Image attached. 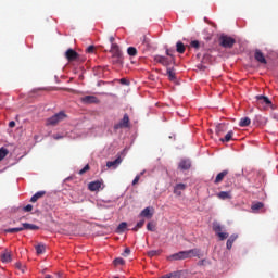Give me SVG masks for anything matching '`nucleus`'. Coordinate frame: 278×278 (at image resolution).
Wrapping results in <instances>:
<instances>
[{
  "label": "nucleus",
  "instance_id": "54",
  "mask_svg": "<svg viewBox=\"0 0 278 278\" xmlns=\"http://www.w3.org/2000/svg\"><path fill=\"white\" fill-rule=\"evenodd\" d=\"M46 278H53V277H51V275H46Z\"/></svg>",
  "mask_w": 278,
  "mask_h": 278
},
{
  "label": "nucleus",
  "instance_id": "18",
  "mask_svg": "<svg viewBox=\"0 0 278 278\" xmlns=\"http://www.w3.org/2000/svg\"><path fill=\"white\" fill-rule=\"evenodd\" d=\"M228 173H229L228 170H224V172L219 173L215 178V184H220V181H223V179H225V177H227Z\"/></svg>",
  "mask_w": 278,
  "mask_h": 278
},
{
  "label": "nucleus",
  "instance_id": "41",
  "mask_svg": "<svg viewBox=\"0 0 278 278\" xmlns=\"http://www.w3.org/2000/svg\"><path fill=\"white\" fill-rule=\"evenodd\" d=\"M31 210H34V206L31 204H28L24 207L25 212H31Z\"/></svg>",
  "mask_w": 278,
  "mask_h": 278
},
{
  "label": "nucleus",
  "instance_id": "51",
  "mask_svg": "<svg viewBox=\"0 0 278 278\" xmlns=\"http://www.w3.org/2000/svg\"><path fill=\"white\" fill-rule=\"evenodd\" d=\"M109 40H110L111 47H112V45H114V37H110Z\"/></svg>",
  "mask_w": 278,
  "mask_h": 278
},
{
  "label": "nucleus",
  "instance_id": "44",
  "mask_svg": "<svg viewBox=\"0 0 278 278\" xmlns=\"http://www.w3.org/2000/svg\"><path fill=\"white\" fill-rule=\"evenodd\" d=\"M94 52V46H89L87 48V53H93Z\"/></svg>",
  "mask_w": 278,
  "mask_h": 278
},
{
  "label": "nucleus",
  "instance_id": "17",
  "mask_svg": "<svg viewBox=\"0 0 278 278\" xmlns=\"http://www.w3.org/2000/svg\"><path fill=\"white\" fill-rule=\"evenodd\" d=\"M83 103H97V97L93 96H86L81 98Z\"/></svg>",
  "mask_w": 278,
  "mask_h": 278
},
{
  "label": "nucleus",
  "instance_id": "24",
  "mask_svg": "<svg viewBox=\"0 0 278 278\" xmlns=\"http://www.w3.org/2000/svg\"><path fill=\"white\" fill-rule=\"evenodd\" d=\"M176 51H177L178 53H184V51H186V46H184L182 42L178 41V42L176 43Z\"/></svg>",
  "mask_w": 278,
  "mask_h": 278
},
{
  "label": "nucleus",
  "instance_id": "20",
  "mask_svg": "<svg viewBox=\"0 0 278 278\" xmlns=\"http://www.w3.org/2000/svg\"><path fill=\"white\" fill-rule=\"evenodd\" d=\"M225 131H227V126H225V124H218L216 126L217 136H220V134H225Z\"/></svg>",
  "mask_w": 278,
  "mask_h": 278
},
{
  "label": "nucleus",
  "instance_id": "36",
  "mask_svg": "<svg viewBox=\"0 0 278 278\" xmlns=\"http://www.w3.org/2000/svg\"><path fill=\"white\" fill-rule=\"evenodd\" d=\"M149 257H155V255H160V250H152L148 252Z\"/></svg>",
  "mask_w": 278,
  "mask_h": 278
},
{
  "label": "nucleus",
  "instance_id": "22",
  "mask_svg": "<svg viewBox=\"0 0 278 278\" xmlns=\"http://www.w3.org/2000/svg\"><path fill=\"white\" fill-rule=\"evenodd\" d=\"M240 127H249L251 125V118L249 117H243L239 122Z\"/></svg>",
  "mask_w": 278,
  "mask_h": 278
},
{
  "label": "nucleus",
  "instance_id": "29",
  "mask_svg": "<svg viewBox=\"0 0 278 278\" xmlns=\"http://www.w3.org/2000/svg\"><path fill=\"white\" fill-rule=\"evenodd\" d=\"M217 236H218L219 240H227V238H229V233L223 232V230L217 232Z\"/></svg>",
  "mask_w": 278,
  "mask_h": 278
},
{
  "label": "nucleus",
  "instance_id": "43",
  "mask_svg": "<svg viewBox=\"0 0 278 278\" xmlns=\"http://www.w3.org/2000/svg\"><path fill=\"white\" fill-rule=\"evenodd\" d=\"M140 181V175H137L135 179L132 180V186H136Z\"/></svg>",
  "mask_w": 278,
  "mask_h": 278
},
{
  "label": "nucleus",
  "instance_id": "15",
  "mask_svg": "<svg viewBox=\"0 0 278 278\" xmlns=\"http://www.w3.org/2000/svg\"><path fill=\"white\" fill-rule=\"evenodd\" d=\"M22 229L23 231L29 230V231H36V229H38V226L34 225V224H28V223H24L22 224Z\"/></svg>",
  "mask_w": 278,
  "mask_h": 278
},
{
  "label": "nucleus",
  "instance_id": "16",
  "mask_svg": "<svg viewBox=\"0 0 278 278\" xmlns=\"http://www.w3.org/2000/svg\"><path fill=\"white\" fill-rule=\"evenodd\" d=\"M255 60L261 64H266V58H264V54L260 50H256L255 52Z\"/></svg>",
  "mask_w": 278,
  "mask_h": 278
},
{
  "label": "nucleus",
  "instance_id": "30",
  "mask_svg": "<svg viewBox=\"0 0 278 278\" xmlns=\"http://www.w3.org/2000/svg\"><path fill=\"white\" fill-rule=\"evenodd\" d=\"M231 138H233V131H229L226 136L225 139H222V142H229V140H231Z\"/></svg>",
  "mask_w": 278,
  "mask_h": 278
},
{
  "label": "nucleus",
  "instance_id": "32",
  "mask_svg": "<svg viewBox=\"0 0 278 278\" xmlns=\"http://www.w3.org/2000/svg\"><path fill=\"white\" fill-rule=\"evenodd\" d=\"M213 229H214L215 233H219L220 231H223V228L220 227V224H218V223L213 224Z\"/></svg>",
  "mask_w": 278,
  "mask_h": 278
},
{
  "label": "nucleus",
  "instance_id": "52",
  "mask_svg": "<svg viewBox=\"0 0 278 278\" xmlns=\"http://www.w3.org/2000/svg\"><path fill=\"white\" fill-rule=\"evenodd\" d=\"M166 55L173 56V54L170 53V50H166Z\"/></svg>",
  "mask_w": 278,
  "mask_h": 278
},
{
  "label": "nucleus",
  "instance_id": "40",
  "mask_svg": "<svg viewBox=\"0 0 278 278\" xmlns=\"http://www.w3.org/2000/svg\"><path fill=\"white\" fill-rule=\"evenodd\" d=\"M87 170H90V166L86 165L83 169H80L79 175H84Z\"/></svg>",
  "mask_w": 278,
  "mask_h": 278
},
{
  "label": "nucleus",
  "instance_id": "26",
  "mask_svg": "<svg viewBox=\"0 0 278 278\" xmlns=\"http://www.w3.org/2000/svg\"><path fill=\"white\" fill-rule=\"evenodd\" d=\"M167 76L170 81H175L176 79L175 71L167 68Z\"/></svg>",
  "mask_w": 278,
  "mask_h": 278
},
{
  "label": "nucleus",
  "instance_id": "14",
  "mask_svg": "<svg viewBox=\"0 0 278 278\" xmlns=\"http://www.w3.org/2000/svg\"><path fill=\"white\" fill-rule=\"evenodd\" d=\"M191 164H190V160H182L180 161L178 167L180 168V170H188V168H190Z\"/></svg>",
  "mask_w": 278,
  "mask_h": 278
},
{
  "label": "nucleus",
  "instance_id": "49",
  "mask_svg": "<svg viewBox=\"0 0 278 278\" xmlns=\"http://www.w3.org/2000/svg\"><path fill=\"white\" fill-rule=\"evenodd\" d=\"M121 84H123V85L127 86V84H129V83L127 81V79L122 78V79H121Z\"/></svg>",
  "mask_w": 278,
  "mask_h": 278
},
{
  "label": "nucleus",
  "instance_id": "11",
  "mask_svg": "<svg viewBox=\"0 0 278 278\" xmlns=\"http://www.w3.org/2000/svg\"><path fill=\"white\" fill-rule=\"evenodd\" d=\"M184 190H186V184H177L174 187V194L181 197V192H184Z\"/></svg>",
  "mask_w": 278,
  "mask_h": 278
},
{
  "label": "nucleus",
  "instance_id": "35",
  "mask_svg": "<svg viewBox=\"0 0 278 278\" xmlns=\"http://www.w3.org/2000/svg\"><path fill=\"white\" fill-rule=\"evenodd\" d=\"M123 264H125V260H123L121 257L114 260L115 266H123Z\"/></svg>",
  "mask_w": 278,
  "mask_h": 278
},
{
  "label": "nucleus",
  "instance_id": "55",
  "mask_svg": "<svg viewBox=\"0 0 278 278\" xmlns=\"http://www.w3.org/2000/svg\"><path fill=\"white\" fill-rule=\"evenodd\" d=\"M140 175H144V170L140 173Z\"/></svg>",
  "mask_w": 278,
  "mask_h": 278
},
{
  "label": "nucleus",
  "instance_id": "33",
  "mask_svg": "<svg viewBox=\"0 0 278 278\" xmlns=\"http://www.w3.org/2000/svg\"><path fill=\"white\" fill-rule=\"evenodd\" d=\"M5 155H8V149L1 148L0 149V162H1V160H3L5 157Z\"/></svg>",
  "mask_w": 278,
  "mask_h": 278
},
{
  "label": "nucleus",
  "instance_id": "42",
  "mask_svg": "<svg viewBox=\"0 0 278 278\" xmlns=\"http://www.w3.org/2000/svg\"><path fill=\"white\" fill-rule=\"evenodd\" d=\"M226 247L227 249H231V247H233V240H227V243H226Z\"/></svg>",
  "mask_w": 278,
  "mask_h": 278
},
{
  "label": "nucleus",
  "instance_id": "21",
  "mask_svg": "<svg viewBox=\"0 0 278 278\" xmlns=\"http://www.w3.org/2000/svg\"><path fill=\"white\" fill-rule=\"evenodd\" d=\"M1 260L4 263H9L12 262V254L8 251H5L2 255H1Z\"/></svg>",
  "mask_w": 278,
  "mask_h": 278
},
{
  "label": "nucleus",
  "instance_id": "46",
  "mask_svg": "<svg viewBox=\"0 0 278 278\" xmlns=\"http://www.w3.org/2000/svg\"><path fill=\"white\" fill-rule=\"evenodd\" d=\"M114 64H123V58H121V62H118V58H113Z\"/></svg>",
  "mask_w": 278,
  "mask_h": 278
},
{
  "label": "nucleus",
  "instance_id": "34",
  "mask_svg": "<svg viewBox=\"0 0 278 278\" xmlns=\"http://www.w3.org/2000/svg\"><path fill=\"white\" fill-rule=\"evenodd\" d=\"M144 227V219L137 223L136 227L132 229V231H138V229Z\"/></svg>",
  "mask_w": 278,
  "mask_h": 278
},
{
  "label": "nucleus",
  "instance_id": "13",
  "mask_svg": "<svg viewBox=\"0 0 278 278\" xmlns=\"http://www.w3.org/2000/svg\"><path fill=\"white\" fill-rule=\"evenodd\" d=\"M217 197L222 201H227V199H231V191H220L219 193H217Z\"/></svg>",
  "mask_w": 278,
  "mask_h": 278
},
{
  "label": "nucleus",
  "instance_id": "12",
  "mask_svg": "<svg viewBox=\"0 0 278 278\" xmlns=\"http://www.w3.org/2000/svg\"><path fill=\"white\" fill-rule=\"evenodd\" d=\"M154 62H157L159 64H162L163 66H168L169 62L168 59L162 55L154 56Z\"/></svg>",
  "mask_w": 278,
  "mask_h": 278
},
{
  "label": "nucleus",
  "instance_id": "5",
  "mask_svg": "<svg viewBox=\"0 0 278 278\" xmlns=\"http://www.w3.org/2000/svg\"><path fill=\"white\" fill-rule=\"evenodd\" d=\"M153 214H155V208H153V206H148L146 208H143L140 213V216L142 218H153Z\"/></svg>",
  "mask_w": 278,
  "mask_h": 278
},
{
  "label": "nucleus",
  "instance_id": "50",
  "mask_svg": "<svg viewBox=\"0 0 278 278\" xmlns=\"http://www.w3.org/2000/svg\"><path fill=\"white\" fill-rule=\"evenodd\" d=\"M53 138H54V140H60V139H62V136L54 135Z\"/></svg>",
  "mask_w": 278,
  "mask_h": 278
},
{
  "label": "nucleus",
  "instance_id": "31",
  "mask_svg": "<svg viewBox=\"0 0 278 278\" xmlns=\"http://www.w3.org/2000/svg\"><path fill=\"white\" fill-rule=\"evenodd\" d=\"M127 53H128V55H137L138 54V50H136V48H134V47H129L128 49H127Z\"/></svg>",
  "mask_w": 278,
  "mask_h": 278
},
{
  "label": "nucleus",
  "instance_id": "48",
  "mask_svg": "<svg viewBox=\"0 0 278 278\" xmlns=\"http://www.w3.org/2000/svg\"><path fill=\"white\" fill-rule=\"evenodd\" d=\"M9 127H11V128H12V127H16V122H14V121L10 122V123H9Z\"/></svg>",
  "mask_w": 278,
  "mask_h": 278
},
{
  "label": "nucleus",
  "instance_id": "10",
  "mask_svg": "<svg viewBox=\"0 0 278 278\" xmlns=\"http://www.w3.org/2000/svg\"><path fill=\"white\" fill-rule=\"evenodd\" d=\"M65 56H66V59H67L70 62H73L74 60H77V58H79V54H77V53L75 52V50L68 49V50L65 52Z\"/></svg>",
  "mask_w": 278,
  "mask_h": 278
},
{
  "label": "nucleus",
  "instance_id": "45",
  "mask_svg": "<svg viewBox=\"0 0 278 278\" xmlns=\"http://www.w3.org/2000/svg\"><path fill=\"white\" fill-rule=\"evenodd\" d=\"M129 253H131V250H129V248H126L124 251V257H127V255H129Z\"/></svg>",
  "mask_w": 278,
  "mask_h": 278
},
{
  "label": "nucleus",
  "instance_id": "28",
  "mask_svg": "<svg viewBox=\"0 0 278 278\" xmlns=\"http://www.w3.org/2000/svg\"><path fill=\"white\" fill-rule=\"evenodd\" d=\"M262 207H264V203L262 202H256L252 205L253 212H257V210H262Z\"/></svg>",
  "mask_w": 278,
  "mask_h": 278
},
{
  "label": "nucleus",
  "instance_id": "25",
  "mask_svg": "<svg viewBox=\"0 0 278 278\" xmlns=\"http://www.w3.org/2000/svg\"><path fill=\"white\" fill-rule=\"evenodd\" d=\"M24 228L22 227H17V228H9L5 229L4 232L5 233H18V231H23Z\"/></svg>",
  "mask_w": 278,
  "mask_h": 278
},
{
  "label": "nucleus",
  "instance_id": "53",
  "mask_svg": "<svg viewBox=\"0 0 278 278\" xmlns=\"http://www.w3.org/2000/svg\"><path fill=\"white\" fill-rule=\"evenodd\" d=\"M16 268H21V264L20 263L16 264Z\"/></svg>",
  "mask_w": 278,
  "mask_h": 278
},
{
  "label": "nucleus",
  "instance_id": "38",
  "mask_svg": "<svg viewBox=\"0 0 278 278\" xmlns=\"http://www.w3.org/2000/svg\"><path fill=\"white\" fill-rule=\"evenodd\" d=\"M199 46H200V43L198 40L191 41V43H190V47H193V49H199Z\"/></svg>",
  "mask_w": 278,
  "mask_h": 278
},
{
  "label": "nucleus",
  "instance_id": "1",
  "mask_svg": "<svg viewBox=\"0 0 278 278\" xmlns=\"http://www.w3.org/2000/svg\"><path fill=\"white\" fill-rule=\"evenodd\" d=\"M201 253V250L193 249L188 251H180L178 253L172 254L167 257L169 262H177V260H188V257H197Z\"/></svg>",
  "mask_w": 278,
  "mask_h": 278
},
{
  "label": "nucleus",
  "instance_id": "27",
  "mask_svg": "<svg viewBox=\"0 0 278 278\" xmlns=\"http://www.w3.org/2000/svg\"><path fill=\"white\" fill-rule=\"evenodd\" d=\"M127 229V223L123 222L118 225L117 227V232L118 233H123V231H125Z\"/></svg>",
  "mask_w": 278,
  "mask_h": 278
},
{
  "label": "nucleus",
  "instance_id": "8",
  "mask_svg": "<svg viewBox=\"0 0 278 278\" xmlns=\"http://www.w3.org/2000/svg\"><path fill=\"white\" fill-rule=\"evenodd\" d=\"M122 163H123V159H121V156H118L114 161H109L106 163V167L108 168H118V166H121Z\"/></svg>",
  "mask_w": 278,
  "mask_h": 278
},
{
  "label": "nucleus",
  "instance_id": "23",
  "mask_svg": "<svg viewBox=\"0 0 278 278\" xmlns=\"http://www.w3.org/2000/svg\"><path fill=\"white\" fill-rule=\"evenodd\" d=\"M37 255H42L45 253L47 247L45 244L39 243L38 245L35 247Z\"/></svg>",
  "mask_w": 278,
  "mask_h": 278
},
{
  "label": "nucleus",
  "instance_id": "37",
  "mask_svg": "<svg viewBox=\"0 0 278 278\" xmlns=\"http://www.w3.org/2000/svg\"><path fill=\"white\" fill-rule=\"evenodd\" d=\"M147 229H148V231H155V225L150 222L147 225Z\"/></svg>",
  "mask_w": 278,
  "mask_h": 278
},
{
  "label": "nucleus",
  "instance_id": "19",
  "mask_svg": "<svg viewBox=\"0 0 278 278\" xmlns=\"http://www.w3.org/2000/svg\"><path fill=\"white\" fill-rule=\"evenodd\" d=\"M42 197H45V191H39L30 198V202L36 203V201H38V199H42Z\"/></svg>",
  "mask_w": 278,
  "mask_h": 278
},
{
  "label": "nucleus",
  "instance_id": "2",
  "mask_svg": "<svg viewBox=\"0 0 278 278\" xmlns=\"http://www.w3.org/2000/svg\"><path fill=\"white\" fill-rule=\"evenodd\" d=\"M66 118V114L64 112H60L52 117L47 119V125H58V123H62Z\"/></svg>",
  "mask_w": 278,
  "mask_h": 278
},
{
  "label": "nucleus",
  "instance_id": "47",
  "mask_svg": "<svg viewBox=\"0 0 278 278\" xmlns=\"http://www.w3.org/2000/svg\"><path fill=\"white\" fill-rule=\"evenodd\" d=\"M228 240H232V242H236V240H238V235H232Z\"/></svg>",
  "mask_w": 278,
  "mask_h": 278
},
{
  "label": "nucleus",
  "instance_id": "39",
  "mask_svg": "<svg viewBox=\"0 0 278 278\" xmlns=\"http://www.w3.org/2000/svg\"><path fill=\"white\" fill-rule=\"evenodd\" d=\"M161 278H179V276L177 274H168V275L162 276Z\"/></svg>",
  "mask_w": 278,
  "mask_h": 278
},
{
  "label": "nucleus",
  "instance_id": "4",
  "mask_svg": "<svg viewBox=\"0 0 278 278\" xmlns=\"http://www.w3.org/2000/svg\"><path fill=\"white\" fill-rule=\"evenodd\" d=\"M256 101L261 108H270L273 105V102L266 96H256Z\"/></svg>",
  "mask_w": 278,
  "mask_h": 278
},
{
  "label": "nucleus",
  "instance_id": "3",
  "mask_svg": "<svg viewBox=\"0 0 278 278\" xmlns=\"http://www.w3.org/2000/svg\"><path fill=\"white\" fill-rule=\"evenodd\" d=\"M220 45H222V47L231 49V47H233V45H236V39L224 35L220 37Z\"/></svg>",
  "mask_w": 278,
  "mask_h": 278
},
{
  "label": "nucleus",
  "instance_id": "9",
  "mask_svg": "<svg viewBox=\"0 0 278 278\" xmlns=\"http://www.w3.org/2000/svg\"><path fill=\"white\" fill-rule=\"evenodd\" d=\"M123 127H129V116L124 115L123 119L115 125V129H123Z\"/></svg>",
  "mask_w": 278,
  "mask_h": 278
},
{
  "label": "nucleus",
  "instance_id": "7",
  "mask_svg": "<svg viewBox=\"0 0 278 278\" xmlns=\"http://www.w3.org/2000/svg\"><path fill=\"white\" fill-rule=\"evenodd\" d=\"M101 186H103V182H101L100 180H96L89 182L88 188L91 192H97V190H101Z\"/></svg>",
  "mask_w": 278,
  "mask_h": 278
},
{
  "label": "nucleus",
  "instance_id": "6",
  "mask_svg": "<svg viewBox=\"0 0 278 278\" xmlns=\"http://www.w3.org/2000/svg\"><path fill=\"white\" fill-rule=\"evenodd\" d=\"M111 53L113 58H117V62H121V58H123V52H121V49L118 48V45L113 43L111 46Z\"/></svg>",
  "mask_w": 278,
  "mask_h": 278
}]
</instances>
